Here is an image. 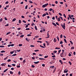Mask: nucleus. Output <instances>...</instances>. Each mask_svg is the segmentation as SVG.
Masks as SVG:
<instances>
[{"instance_id": "14", "label": "nucleus", "mask_w": 76, "mask_h": 76, "mask_svg": "<svg viewBox=\"0 0 76 76\" xmlns=\"http://www.w3.org/2000/svg\"><path fill=\"white\" fill-rule=\"evenodd\" d=\"M68 16L71 19H72V17H71V15H69Z\"/></svg>"}, {"instance_id": "21", "label": "nucleus", "mask_w": 76, "mask_h": 76, "mask_svg": "<svg viewBox=\"0 0 76 76\" xmlns=\"http://www.w3.org/2000/svg\"><path fill=\"white\" fill-rule=\"evenodd\" d=\"M40 47H41L42 48H45V47H44L41 45H40Z\"/></svg>"}, {"instance_id": "4", "label": "nucleus", "mask_w": 76, "mask_h": 76, "mask_svg": "<svg viewBox=\"0 0 76 76\" xmlns=\"http://www.w3.org/2000/svg\"><path fill=\"white\" fill-rule=\"evenodd\" d=\"M64 56V53H61L60 56L61 57H63Z\"/></svg>"}, {"instance_id": "3", "label": "nucleus", "mask_w": 76, "mask_h": 76, "mask_svg": "<svg viewBox=\"0 0 76 76\" xmlns=\"http://www.w3.org/2000/svg\"><path fill=\"white\" fill-rule=\"evenodd\" d=\"M56 67H54V68H53V73H55V72H56Z\"/></svg>"}, {"instance_id": "63", "label": "nucleus", "mask_w": 76, "mask_h": 76, "mask_svg": "<svg viewBox=\"0 0 76 76\" xmlns=\"http://www.w3.org/2000/svg\"><path fill=\"white\" fill-rule=\"evenodd\" d=\"M31 58H32L33 60H35V58H34V57H31Z\"/></svg>"}, {"instance_id": "35", "label": "nucleus", "mask_w": 76, "mask_h": 76, "mask_svg": "<svg viewBox=\"0 0 76 76\" xmlns=\"http://www.w3.org/2000/svg\"><path fill=\"white\" fill-rule=\"evenodd\" d=\"M62 37H63V35L62 34H61L60 36V38H62Z\"/></svg>"}, {"instance_id": "1", "label": "nucleus", "mask_w": 76, "mask_h": 76, "mask_svg": "<svg viewBox=\"0 0 76 76\" xmlns=\"http://www.w3.org/2000/svg\"><path fill=\"white\" fill-rule=\"evenodd\" d=\"M61 26L62 28H63V29H65V23H63V24H61Z\"/></svg>"}, {"instance_id": "34", "label": "nucleus", "mask_w": 76, "mask_h": 76, "mask_svg": "<svg viewBox=\"0 0 76 76\" xmlns=\"http://www.w3.org/2000/svg\"><path fill=\"white\" fill-rule=\"evenodd\" d=\"M53 10V9H52V8H50V9H49V11L51 12V11H52V10Z\"/></svg>"}, {"instance_id": "45", "label": "nucleus", "mask_w": 76, "mask_h": 76, "mask_svg": "<svg viewBox=\"0 0 76 76\" xmlns=\"http://www.w3.org/2000/svg\"><path fill=\"white\" fill-rule=\"evenodd\" d=\"M75 48H74V47H72L71 48V50H73Z\"/></svg>"}, {"instance_id": "59", "label": "nucleus", "mask_w": 76, "mask_h": 76, "mask_svg": "<svg viewBox=\"0 0 76 76\" xmlns=\"http://www.w3.org/2000/svg\"><path fill=\"white\" fill-rule=\"evenodd\" d=\"M19 23H21V20H19Z\"/></svg>"}, {"instance_id": "56", "label": "nucleus", "mask_w": 76, "mask_h": 76, "mask_svg": "<svg viewBox=\"0 0 76 76\" xmlns=\"http://www.w3.org/2000/svg\"><path fill=\"white\" fill-rule=\"evenodd\" d=\"M69 64L70 65H72V63H71V62H70V61H69Z\"/></svg>"}, {"instance_id": "51", "label": "nucleus", "mask_w": 76, "mask_h": 76, "mask_svg": "<svg viewBox=\"0 0 76 76\" xmlns=\"http://www.w3.org/2000/svg\"><path fill=\"white\" fill-rule=\"evenodd\" d=\"M68 56H69V57H70V56H72V55L71 54H70V53H69Z\"/></svg>"}, {"instance_id": "29", "label": "nucleus", "mask_w": 76, "mask_h": 76, "mask_svg": "<svg viewBox=\"0 0 76 76\" xmlns=\"http://www.w3.org/2000/svg\"><path fill=\"white\" fill-rule=\"evenodd\" d=\"M27 37H31V34H28L27 35Z\"/></svg>"}, {"instance_id": "61", "label": "nucleus", "mask_w": 76, "mask_h": 76, "mask_svg": "<svg viewBox=\"0 0 76 76\" xmlns=\"http://www.w3.org/2000/svg\"><path fill=\"white\" fill-rule=\"evenodd\" d=\"M52 63H55V61H52Z\"/></svg>"}, {"instance_id": "58", "label": "nucleus", "mask_w": 76, "mask_h": 76, "mask_svg": "<svg viewBox=\"0 0 76 76\" xmlns=\"http://www.w3.org/2000/svg\"><path fill=\"white\" fill-rule=\"evenodd\" d=\"M23 22H24V23H26V22L24 20H23Z\"/></svg>"}, {"instance_id": "48", "label": "nucleus", "mask_w": 76, "mask_h": 76, "mask_svg": "<svg viewBox=\"0 0 76 76\" xmlns=\"http://www.w3.org/2000/svg\"><path fill=\"white\" fill-rule=\"evenodd\" d=\"M16 56V54L15 53V54H13V55L12 56Z\"/></svg>"}, {"instance_id": "11", "label": "nucleus", "mask_w": 76, "mask_h": 76, "mask_svg": "<svg viewBox=\"0 0 76 76\" xmlns=\"http://www.w3.org/2000/svg\"><path fill=\"white\" fill-rule=\"evenodd\" d=\"M8 70V69H6L4 71V72H3L4 73H5V72H6Z\"/></svg>"}, {"instance_id": "19", "label": "nucleus", "mask_w": 76, "mask_h": 76, "mask_svg": "<svg viewBox=\"0 0 76 76\" xmlns=\"http://www.w3.org/2000/svg\"><path fill=\"white\" fill-rule=\"evenodd\" d=\"M46 16V14H44L42 15V17H44V16Z\"/></svg>"}, {"instance_id": "2", "label": "nucleus", "mask_w": 76, "mask_h": 76, "mask_svg": "<svg viewBox=\"0 0 76 76\" xmlns=\"http://www.w3.org/2000/svg\"><path fill=\"white\" fill-rule=\"evenodd\" d=\"M48 5V3H47V4H46L42 6V7L44 8L46 6H47Z\"/></svg>"}, {"instance_id": "49", "label": "nucleus", "mask_w": 76, "mask_h": 76, "mask_svg": "<svg viewBox=\"0 0 76 76\" xmlns=\"http://www.w3.org/2000/svg\"><path fill=\"white\" fill-rule=\"evenodd\" d=\"M11 61V60L9 59H8L7 60V61L8 62H10V61Z\"/></svg>"}, {"instance_id": "54", "label": "nucleus", "mask_w": 76, "mask_h": 76, "mask_svg": "<svg viewBox=\"0 0 76 76\" xmlns=\"http://www.w3.org/2000/svg\"><path fill=\"white\" fill-rule=\"evenodd\" d=\"M47 45L48 46V45H50V43H49V42H48V43H47Z\"/></svg>"}, {"instance_id": "36", "label": "nucleus", "mask_w": 76, "mask_h": 76, "mask_svg": "<svg viewBox=\"0 0 76 76\" xmlns=\"http://www.w3.org/2000/svg\"><path fill=\"white\" fill-rule=\"evenodd\" d=\"M27 8H28V5H26L25 6V9H27Z\"/></svg>"}, {"instance_id": "26", "label": "nucleus", "mask_w": 76, "mask_h": 76, "mask_svg": "<svg viewBox=\"0 0 76 76\" xmlns=\"http://www.w3.org/2000/svg\"><path fill=\"white\" fill-rule=\"evenodd\" d=\"M63 16L65 18H66V15H65V14H63Z\"/></svg>"}, {"instance_id": "17", "label": "nucleus", "mask_w": 76, "mask_h": 76, "mask_svg": "<svg viewBox=\"0 0 76 76\" xmlns=\"http://www.w3.org/2000/svg\"><path fill=\"white\" fill-rule=\"evenodd\" d=\"M70 43H71V45H73V42H72V41H70Z\"/></svg>"}, {"instance_id": "16", "label": "nucleus", "mask_w": 76, "mask_h": 76, "mask_svg": "<svg viewBox=\"0 0 76 76\" xmlns=\"http://www.w3.org/2000/svg\"><path fill=\"white\" fill-rule=\"evenodd\" d=\"M53 41H54V42H56V38H54V39Z\"/></svg>"}, {"instance_id": "10", "label": "nucleus", "mask_w": 76, "mask_h": 76, "mask_svg": "<svg viewBox=\"0 0 76 76\" xmlns=\"http://www.w3.org/2000/svg\"><path fill=\"white\" fill-rule=\"evenodd\" d=\"M59 61L61 63V64H63V62H62V61H61V60H59Z\"/></svg>"}, {"instance_id": "64", "label": "nucleus", "mask_w": 76, "mask_h": 76, "mask_svg": "<svg viewBox=\"0 0 76 76\" xmlns=\"http://www.w3.org/2000/svg\"><path fill=\"white\" fill-rule=\"evenodd\" d=\"M30 46L31 47H34V45H31Z\"/></svg>"}, {"instance_id": "15", "label": "nucleus", "mask_w": 76, "mask_h": 76, "mask_svg": "<svg viewBox=\"0 0 76 76\" xmlns=\"http://www.w3.org/2000/svg\"><path fill=\"white\" fill-rule=\"evenodd\" d=\"M4 46L3 45H0V48H4Z\"/></svg>"}, {"instance_id": "40", "label": "nucleus", "mask_w": 76, "mask_h": 76, "mask_svg": "<svg viewBox=\"0 0 76 76\" xmlns=\"http://www.w3.org/2000/svg\"><path fill=\"white\" fill-rule=\"evenodd\" d=\"M10 32H8L6 34V35H9V34H10Z\"/></svg>"}, {"instance_id": "52", "label": "nucleus", "mask_w": 76, "mask_h": 76, "mask_svg": "<svg viewBox=\"0 0 76 76\" xmlns=\"http://www.w3.org/2000/svg\"><path fill=\"white\" fill-rule=\"evenodd\" d=\"M39 60H45V59H44L43 58H39Z\"/></svg>"}, {"instance_id": "13", "label": "nucleus", "mask_w": 76, "mask_h": 76, "mask_svg": "<svg viewBox=\"0 0 76 76\" xmlns=\"http://www.w3.org/2000/svg\"><path fill=\"white\" fill-rule=\"evenodd\" d=\"M50 68H52V69H53H53H54V66H50Z\"/></svg>"}, {"instance_id": "57", "label": "nucleus", "mask_w": 76, "mask_h": 76, "mask_svg": "<svg viewBox=\"0 0 76 76\" xmlns=\"http://www.w3.org/2000/svg\"><path fill=\"white\" fill-rule=\"evenodd\" d=\"M58 14H59V15H60V16H62V14H61V13H59Z\"/></svg>"}, {"instance_id": "28", "label": "nucleus", "mask_w": 76, "mask_h": 76, "mask_svg": "<svg viewBox=\"0 0 76 76\" xmlns=\"http://www.w3.org/2000/svg\"><path fill=\"white\" fill-rule=\"evenodd\" d=\"M34 51H35V52H37V51H39V50H34Z\"/></svg>"}, {"instance_id": "47", "label": "nucleus", "mask_w": 76, "mask_h": 76, "mask_svg": "<svg viewBox=\"0 0 76 76\" xmlns=\"http://www.w3.org/2000/svg\"><path fill=\"white\" fill-rule=\"evenodd\" d=\"M4 19L5 20H7V18L6 17H5Z\"/></svg>"}, {"instance_id": "5", "label": "nucleus", "mask_w": 76, "mask_h": 76, "mask_svg": "<svg viewBox=\"0 0 76 76\" xmlns=\"http://www.w3.org/2000/svg\"><path fill=\"white\" fill-rule=\"evenodd\" d=\"M6 64V63H2L1 64V66H5Z\"/></svg>"}, {"instance_id": "20", "label": "nucleus", "mask_w": 76, "mask_h": 76, "mask_svg": "<svg viewBox=\"0 0 76 76\" xmlns=\"http://www.w3.org/2000/svg\"><path fill=\"white\" fill-rule=\"evenodd\" d=\"M14 53V51H11L10 52V53L11 54H13Z\"/></svg>"}, {"instance_id": "43", "label": "nucleus", "mask_w": 76, "mask_h": 76, "mask_svg": "<svg viewBox=\"0 0 76 76\" xmlns=\"http://www.w3.org/2000/svg\"><path fill=\"white\" fill-rule=\"evenodd\" d=\"M1 53H5V51L4 50H2L1 51Z\"/></svg>"}, {"instance_id": "18", "label": "nucleus", "mask_w": 76, "mask_h": 76, "mask_svg": "<svg viewBox=\"0 0 76 76\" xmlns=\"http://www.w3.org/2000/svg\"><path fill=\"white\" fill-rule=\"evenodd\" d=\"M10 74H11V75L13 74V72L11 71H10Z\"/></svg>"}, {"instance_id": "24", "label": "nucleus", "mask_w": 76, "mask_h": 76, "mask_svg": "<svg viewBox=\"0 0 76 76\" xmlns=\"http://www.w3.org/2000/svg\"><path fill=\"white\" fill-rule=\"evenodd\" d=\"M29 29H30V28H27L26 29V31H28V30H29Z\"/></svg>"}, {"instance_id": "12", "label": "nucleus", "mask_w": 76, "mask_h": 76, "mask_svg": "<svg viewBox=\"0 0 76 76\" xmlns=\"http://www.w3.org/2000/svg\"><path fill=\"white\" fill-rule=\"evenodd\" d=\"M55 49L56 50H60V48H57V47H56L55 48Z\"/></svg>"}, {"instance_id": "37", "label": "nucleus", "mask_w": 76, "mask_h": 76, "mask_svg": "<svg viewBox=\"0 0 76 76\" xmlns=\"http://www.w3.org/2000/svg\"><path fill=\"white\" fill-rule=\"evenodd\" d=\"M48 57V56H45L44 57V58H47V57Z\"/></svg>"}, {"instance_id": "31", "label": "nucleus", "mask_w": 76, "mask_h": 76, "mask_svg": "<svg viewBox=\"0 0 76 76\" xmlns=\"http://www.w3.org/2000/svg\"><path fill=\"white\" fill-rule=\"evenodd\" d=\"M37 42H40V43H42V41H37Z\"/></svg>"}, {"instance_id": "8", "label": "nucleus", "mask_w": 76, "mask_h": 76, "mask_svg": "<svg viewBox=\"0 0 76 76\" xmlns=\"http://www.w3.org/2000/svg\"><path fill=\"white\" fill-rule=\"evenodd\" d=\"M53 25H54V26H57V25H56V23H54L53 22L52 23Z\"/></svg>"}, {"instance_id": "27", "label": "nucleus", "mask_w": 76, "mask_h": 76, "mask_svg": "<svg viewBox=\"0 0 76 76\" xmlns=\"http://www.w3.org/2000/svg\"><path fill=\"white\" fill-rule=\"evenodd\" d=\"M34 28H35V29H36V30H38V28H37V26H35Z\"/></svg>"}, {"instance_id": "9", "label": "nucleus", "mask_w": 76, "mask_h": 76, "mask_svg": "<svg viewBox=\"0 0 76 76\" xmlns=\"http://www.w3.org/2000/svg\"><path fill=\"white\" fill-rule=\"evenodd\" d=\"M39 61H38L37 62H34V64H38V63H39Z\"/></svg>"}, {"instance_id": "46", "label": "nucleus", "mask_w": 76, "mask_h": 76, "mask_svg": "<svg viewBox=\"0 0 76 76\" xmlns=\"http://www.w3.org/2000/svg\"><path fill=\"white\" fill-rule=\"evenodd\" d=\"M31 67H32L33 68H34V67H35V66L33 65H31Z\"/></svg>"}, {"instance_id": "50", "label": "nucleus", "mask_w": 76, "mask_h": 76, "mask_svg": "<svg viewBox=\"0 0 76 76\" xmlns=\"http://www.w3.org/2000/svg\"><path fill=\"white\" fill-rule=\"evenodd\" d=\"M16 51H17V52H20V50H17Z\"/></svg>"}, {"instance_id": "44", "label": "nucleus", "mask_w": 76, "mask_h": 76, "mask_svg": "<svg viewBox=\"0 0 76 76\" xmlns=\"http://www.w3.org/2000/svg\"><path fill=\"white\" fill-rule=\"evenodd\" d=\"M29 2L30 3H32V1H31V0H29Z\"/></svg>"}, {"instance_id": "23", "label": "nucleus", "mask_w": 76, "mask_h": 76, "mask_svg": "<svg viewBox=\"0 0 76 76\" xmlns=\"http://www.w3.org/2000/svg\"><path fill=\"white\" fill-rule=\"evenodd\" d=\"M24 37V35H22L20 36V38H23V37Z\"/></svg>"}, {"instance_id": "25", "label": "nucleus", "mask_w": 76, "mask_h": 76, "mask_svg": "<svg viewBox=\"0 0 76 76\" xmlns=\"http://www.w3.org/2000/svg\"><path fill=\"white\" fill-rule=\"evenodd\" d=\"M18 45L19 47H22V44H19Z\"/></svg>"}, {"instance_id": "42", "label": "nucleus", "mask_w": 76, "mask_h": 76, "mask_svg": "<svg viewBox=\"0 0 76 76\" xmlns=\"http://www.w3.org/2000/svg\"><path fill=\"white\" fill-rule=\"evenodd\" d=\"M73 54L74 56H75V55H76V52H73Z\"/></svg>"}, {"instance_id": "33", "label": "nucleus", "mask_w": 76, "mask_h": 76, "mask_svg": "<svg viewBox=\"0 0 76 76\" xmlns=\"http://www.w3.org/2000/svg\"><path fill=\"white\" fill-rule=\"evenodd\" d=\"M58 20L59 22H60V18H58Z\"/></svg>"}, {"instance_id": "22", "label": "nucleus", "mask_w": 76, "mask_h": 76, "mask_svg": "<svg viewBox=\"0 0 76 76\" xmlns=\"http://www.w3.org/2000/svg\"><path fill=\"white\" fill-rule=\"evenodd\" d=\"M64 42H65V43H67V41H66V39H64Z\"/></svg>"}, {"instance_id": "62", "label": "nucleus", "mask_w": 76, "mask_h": 76, "mask_svg": "<svg viewBox=\"0 0 76 76\" xmlns=\"http://www.w3.org/2000/svg\"><path fill=\"white\" fill-rule=\"evenodd\" d=\"M11 47H13V46H14V44H12L11 45Z\"/></svg>"}, {"instance_id": "60", "label": "nucleus", "mask_w": 76, "mask_h": 76, "mask_svg": "<svg viewBox=\"0 0 76 76\" xmlns=\"http://www.w3.org/2000/svg\"><path fill=\"white\" fill-rule=\"evenodd\" d=\"M53 53H57V51L56 50H54L53 51Z\"/></svg>"}, {"instance_id": "55", "label": "nucleus", "mask_w": 76, "mask_h": 76, "mask_svg": "<svg viewBox=\"0 0 76 76\" xmlns=\"http://www.w3.org/2000/svg\"><path fill=\"white\" fill-rule=\"evenodd\" d=\"M63 44V41H61L60 42V44Z\"/></svg>"}, {"instance_id": "7", "label": "nucleus", "mask_w": 76, "mask_h": 76, "mask_svg": "<svg viewBox=\"0 0 76 76\" xmlns=\"http://www.w3.org/2000/svg\"><path fill=\"white\" fill-rule=\"evenodd\" d=\"M26 41H28V42H29V41H30V39H28V38H26Z\"/></svg>"}, {"instance_id": "53", "label": "nucleus", "mask_w": 76, "mask_h": 76, "mask_svg": "<svg viewBox=\"0 0 76 76\" xmlns=\"http://www.w3.org/2000/svg\"><path fill=\"white\" fill-rule=\"evenodd\" d=\"M56 24L57 25H58V26H59V24L58 23V22H56Z\"/></svg>"}, {"instance_id": "6", "label": "nucleus", "mask_w": 76, "mask_h": 76, "mask_svg": "<svg viewBox=\"0 0 76 76\" xmlns=\"http://www.w3.org/2000/svg\"><path fill=\"white\" fill-rule=\"evenodd\" d=\"M67 70V69H66L64 71V73H67V72H68V70Z\"/></svg>"}, {"instance_id": "41", "label": "nucleus", "mask_w": 76, "mask_h": 76, "mask_svg": "<svg viewBox=\"0 0 76 76\" xmlns=\"http://www.w3.org/2000/svg\"><path fill=\"white\" fill-rule=\"evenodd\" d=\"M8 67H12V66H11V65H10L9 64H8Z\"/></svg>"}, {"instance_id": "30", "label": "nucleus", "mask_w": 76, "mask_h": 76, "mask_svg": "<svg viewBox=\"0 0 76 76\" xmlns=\"http://www.w3.org/2000/svg\"><path fill=\"white\" fill-rule=\"evenodd\" d=\"M26 62V61L25 60V59H24L23 61V63H25Z\"/></svg>"}, {"instance_id": "32", "label": "nucleus", "mask_w": 76, "mask_h": 76, "mask_svg": "<svg viewBox=\"0 0 76 76\" xmlns=\"http://www.w3.org/2000/svg\"><path fill=\"white\" fill-rule=\"evenodd\" d=\"M16 20V18H14L12 20V22H14Z\"/></svg>"}, {"instance_id": "38", "label": "nucleus", "mask_w": 76, "mask_h": 76, "mask_svg": "<svg viewBox=\"0 0 76 76\" xmlns=\"http://www.w3.org/2000/svg\"><path fill=\"white\" fill-rule=\"evenodd\" d=\"M3 20V19L2 18H1L0 19V22H2V21Z\"/></svg>"}, {"instance_id": "39", "label": "nucleus", "mask_w": 76, "mask_h": 76, "mask_svg": "<svg viewBox=\"0 0 76 76\" xmlns=\"http://www.w3.org/2000/svg\"><path fill=\"white\" fill-rule=\"evenodd\" d=\"M59 18L61 19V20H63V18H62V17L60 16Z\"/></svg>"}]
</instances>
